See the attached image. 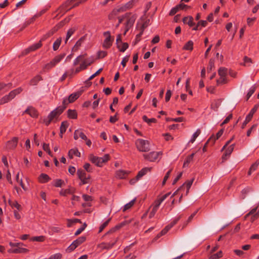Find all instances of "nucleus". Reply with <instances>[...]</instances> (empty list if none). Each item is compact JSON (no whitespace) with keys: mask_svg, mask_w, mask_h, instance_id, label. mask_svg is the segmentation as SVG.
<instances>
[{"mask_svg":"<svg viewBox=\"0 0 259 259\" xmlns=\"http://www.w3.org/2000/svg\"><path fill=\"white\" fill-rule=\"evenodd\" d=\"M84 39V37H81L75 44V45H74V47L73 48V50L74 51H76V50H77V49H78V48L81 45V44L82 43V42L83 41Z\"/></svg>","mask_w":259,"mask_h":259,"instance_id":"c756f323","label":"nucleus"},{"mask_svg":"<svg viewBox=\"0 0 259 259\" xmlns=\"http://www.w3.org/2000/svg\"><path fill=\"white\" fill-rule=\"evenodd\" d=\"M74 31H75V29H73V28H70V29H69V30L67 32V33L66 38V40H65V42L66 43L67 41L68 40V39L73 34V33H74Z\"/></svg>","mask_w":259,"mask_h":259,"instance_id":"a18cd8bd","label":"nucleus"},{"mask_svg":"<svg viewBox=\"0 0 259 259\" xmlns=\"http://www.w3.org/2000/svg\"><path fill=\"white\" fill-rule=\"evenodd\" d=\"M24 113L28 114L32 117H36L38 115L37 111L32 107L28 108Z\"/></svg>","mask_w":259,"mask_h":259,"instance_id":"dca6fc26","label":"nucleus"},{"mask_svg":"<svg viewBox=\"0 0 259 259\" xmlns=\"http://www.w3.org/2000/svg\"><path fill=\"white\" fill-rule=\"evenodd\" d=\"M200 134V130H197V131L193 134L192 139L190 141V142L193 143L195 141V139L197 138V137Z\"/></svg>","mask_w":259,"mask_h":259,"instance_id":"c03bdc74","label":"nucleus"},{"mask_svg":"<svg viewBox=\"0 0 259 259\" xmlns=\"http://www.w3.org/2000/svg\"><path fill=\"white\" fill-rule=\"evenodd\" d=\"M257 209V207L251 209L247 214H246L245 216V219H246L250 215H254L256 213V211Z\"/></svg>","mask_w":259,"mask_h":259,"instance_id":"864d4df0","label":"nucleus"},{"mask_svg":"<svg viewBox=\"0 0 259 259\" xmlns=\"http://www.w3.org/2000/svg\"><path fill=\"white\" fill-rule=\"evenodd\" d=\"M87 61L84 59V56L83 55L78 56L74 61V65H76L79 63H81Z\"/></svg>","mask_w":259,"mask_h":259,"instance_id":"6ab92c4d","label":"nucleus"},{"mask_svg":"<svg viewBox=\"0 0 259 259\" xmlns=\"http://www.w3.org/2000/svg\"><path fill=\"white\" fill-rule=\"evenodd\" d=\"M32 240L35 241L41 242L44 240V236H40L37 237H34L32 238Z\"/></svg>","mask_w":259,"mask_h":259,"instance_id":"603ef678","label":"nucleus"},{"mask_svg":"<svg viewBox=\"0 0 259 259\" xmlns=\"http://www.w3.org/2000/svg\"><path fill=\"white\" fill-rule=\"evenodd\" d=\"M9 204L12 208H16L18 210H20L21 208V205L16 201H9Z\"/></svg>","mask_w":259,"mask_h":259,"instance_id":"7c9ffc66","label":"nucleus"},{"mask_svg":"<svg viewBox=\"0 0 259 259\" xmlns=\"http://www.w3.org/2000/svg\"><path fill=\"white\" fill-rule=\"evenodd\" d=\"M90 160L98 166H102L103 164L106 162L109 159V155L106 154L103 157H99L94 156L93 155H90Z\"/></svg>","mask_w":259,"mask_h":259,"instance_id":"39448f33","label":"nucleus"},{"mask_svg":"<svg viewBox=\"0 0 259 259\" xmlns=\"http://www.w3.org/2000/svg\"><path fill=\"white\" fill-rule=\"evenodd\" d=\"M235 146V144H233L231 145L229 147H228V155L231 154V153L234 150Z\"/></svg>","mask_w":259,"mask_h":259,"instance_id":"bf43d9fd","label":"nucleus"},{"mask_svg":"<svg viewBox=\"0 0 259 259\" xmlns=\"http://www.w3.org/2000/svg\"><path fill=\"white\" fill-rule=\"evenodd\" d=\"M240 229V224L238 223L235 226V228L233 230L231 231V234H235V233L239 232Z\"/></svg>","mask_w":259,"mask_h":259,"instance_id":"5fc2aeb1","label":"nucleus"},{"mask_svg":"<svg viewBox=\"0 0 259 259\" xmlns=\"http://www.w3.org/2000/svg\"><path fill=\"white\" fill-rule=\"evenodd\" d=\"M62 255L60 253H56L50 257V259H60Z\"/></svg>","mask_w":259,"mask_h":259,"instance_id":"052dcab7","label":"nucleus"},{"mask_svg":"<svg viewBox=\"0 0 259 259\" xmlns=\"http://www.w3.org/2000/svg\"><path fill=\"white\" fill-rule=\"evenodd\" d=\"M181 217H179L176 218L172 222H171L169 225L166 226L164 229L166 232H167L171 228H172L179 220Z\"/></svg>","mask_w":259,"mask_h":259,"instance_id":"cd10ccee","label":"nucleus"},{"mask_svg":"<svg viewBox=\"0 0 259 259\" xmlns=\"http://www.w3.org/2000/svg\"><path fill=\"white\" fill-rule=\"evenodd\" d=\"M86 1L87 0H69L60 8L58 10V11H59V13H61V14L63 15L71 8L78 6L79 4Z\"/></svg>","mask_w":259,"mask_h":259,"instance_id":"f257e3e1","label":"nucleus"},{"mask_svg":"<svg viewBox=\"0 0 259 259\" xmlns=\"http://www.w3.org/2000/svg\"><path fill=\"white\" fill-rule=\"evenodd\" d=\"M10 252H13L15 253H26L28 252V250L27 249L20 247V246L16 249H14L13 250H10Z\"/></svg>","mask_w":259,"mask_h":259,"instance_id":"f3484780","label":"nucleus"},{"mask_svg":"<svg viewBox=\"0 0 259 259\" xmlns=\"http://www.w3.org/2000/svg\"><path fill=\"white\" fill-rule=\"evenodd\" d=\"M68 126V123L66 121H63L60 127V134H63L66 132V128Z\"/></svg>","mask_w":259,"mask_h":259,"instance_id":"72a5a7b5","label":"nucleus"},{"mask_svg":"<svg viewBox=\"0 0 259 259\" xmlns=\"http://www.w3.org/2000/svg\"><path fill=\"white\" fill-rule=\"evenodd\" d=\"M68 155L70 158H72L73 155L79 157L80 156V153L77 149H72L69 151Z\"/></svg>","mask_w":259,"mask_h":259,"instance_id":"aec40b11","label":"nucleus"},{"mask_svg":"<svg viewBox=\"0 0 259 259\" xmlns=\"http://www.w3.org/2000/svg\"><path fill=\"white\" fill-rule=\"evenodd\" d=\"M224 128H222L221 130H220L218 133L216 135V137H214V135H212L211 137H212L213 138L211 140L212 141V144H213L214 142V141L217 140V139H219L221 136L222 135H223V133H224Z\"/></svg>","mask_w":259,"mask_h":259,"instance_id":"5701e85b","label":"nucleus"},{"mask_svg":"<svg viewBox=\"0 0 259 259\" xmlns=\"http://www.w3.org/2000/svg\"><path fill=\"white\" fill-rule=\"evenodd\" d=\"M124 225V223H121V224L116 226L115 227L112 228V231H113L114 232H115L117 230H118L119 229H120Z\"/></svg>","mask_w":259,"mask_h":259,"instance_id":"13d9d810","label":"nucleus"},{"mask_svg":"<svg viewBox=\"0 0 259 259\" xmlns=\"http://www.w3.org/2000/svg\"><path fill=\"white\" fill-rule=\"evenodd\" d=\"M193 42L191 40H189L184 47V49L186 50H192Z\"/></svg>","mask_w":259,"mask_h":259,"instance_id":"f704fd0d","label":"nucleus"},{"mask_svg":"<svg viewBox=\"0 0 259 259\" xmlns=\"http://www.w3.org/2000/svg\"><path fill=\"white\" fill-rule=\"evenodd\" d=\"M128 45L127 43H121L120 44V48H118L121 52H124L128 48Z\"/></svg>","mask_w":259,"mask_h":259,"instance_id":"37998d69","label":"nucleus"},{"mask_svg":"<svg viewBox=\"0 0 259 259\" xmlns=\"http://www.w3.org/2000/svg\"><path fill=\"white\" fill-rule=\"evenodd\" d=\"M82 197L83 199L87 202V203L83 204V206H90V201L92 200V198L90 196L87 195H83Z\"/></svg>","mask_w":259,"mask_h":259,"instance_id":"a878e982","label":"nucleus"},{"mask_svg":"<svg viewBox=\"0 0 259 259\" xmlns=\"http://www.w3.org/2000/svg\"><path fill=\"white\" fill-rule=\"evenodd\" d=\"M181 217H179L176 218L172 222H171L169 225L166 226L164 229L166 232H167L171 228H172L179 220Z\"/></svg>","mask_w":259,"mask_h":259,"instance_id":"bb28decb","label":"nucleus"},{"mask_svg":"<svg viewBox=\"0 0 259 259\" xmlns=\"http://www.w3.org/2000/svg\"><path fill=\"white\" fill-rule=\"evenodd\" d=\"M226 74L227 70L225 68H221L219 69V74L220 76V78L217 80V83L218 84L225 82Z\"/></svg>","mask_w":259,"mask_h":259,"instance_id":"f8f14e48","label":"nucleus"},{"mask_svg":"<svg viewBox=\"0 0 259 259\" xmlns=\"http://www.w3.org/2000/svg\"><path fill=\"white\" fill-rule=\"evenodd\" d=\"M82 91L78 92L76 93L71 94L68 98L64 99L63 101V106L61 107L66 108V105L69 103H72L76 100L81 94Z\"/></svg>","mask_w":259,"mask_h":259,"instance_id":"6e6552de","label":"nucleus"},{"mask_svg":"<svg viewBox=\"0 0 259 259\" xmlns=\"http://www.w3.org/2000/svg\"><path fill=\"white\" fill-rule=\"evenodd\" d=\"M49 177L45 174H41L39 177V181L41 183H46L50 180Z\"/></svg>","mask_w":259,"mask_h":259,"instance_id":"b1692460","label":"nucleus"},{"mask_svg":"<svg viewBox=\"0 0 259 259\" xmlns=\"http://www.w3.org/2000/svg\"><path fill=\"white\" fill-rule=\"evenodd\" d=\"M41 79V76L37 75L31 80L30 84L32 85H35Z\"/></svg>","mask_w":259,"mask_h":259,"instance_id":"2f4dec72","label":"nucleus"},{"mask_svg":"<svg viewBox=\"0 0 259 259\" xmlns=\"http://www.w3.org/2000/svg\"><path fill=\"white\" fill-rule=\"evenodd\" d=\"M111 219H108L105 222H104L100 227L99 233L101 232L103 229L108 225Z\"/></svg>","mask_w":259,"mask_h":259,"instance_id":"09e8293b","label":"nucleus"},{"mask_svg":"<svg viewBox=\"0 0 259 259\" xmlns=\"http://www.w3.org/2000/svg\"><path fill=\"white\" fill-rule=\"evenodd\" d=\"M122 43L121 35L119 34L116 38V44L118 48H120V44Z\"/></svg>","mask_w":259,"mask_h":259,"instance_id":"680f3d73","label":"nucleus"},{"mask_svg":"<svg viewBox=\"0 0 259 259\" xmlns=\"http://www.w3.org/2000/svg\"><path fill=\"white\" fill-rule=\"evenodd\" d=\"M41 46V42H39L32 46L30 47V50L31 51H33L36 50V49L39 48Z\"/></svg>","mask_w":259,"mask_h":259,"instance_id":"49530a36","label":"nucleus"},{"mask_svg":"<svg viewBox=\"0 0 259 259\" xmlns=\"http://www.w3.org/2000/svg\"><path fill=\"white\" fill-rule=\"evenodd\" d=\"M72 192L70 189H66L65 190H62L60 192V194L62 195H66V194L71 193Z\"/></svg>","mask_w":259,"mask_h":259,"instance_id":"69168bd1","label":"nucleus"},{"mask_svg":"<svg viewBox=\"0 0 259 259\" xmlns=\"http://www.w3.org/2000/svg\"><path fill=\"white\" fill-rule=\"evenodd\" d=\"M171 91L170 90H168L166 93V96H165V101L166 102H168L169 100L170 97H171Z\"/></svg>","mask_w":259,"mask_h":259,"instance_id":"0e129e2a","label":"nucleus"},{"mask_svg":"<svg viewBox=\"0 0 259 259\" xmlns=\"http://www.w3.org/2000/svg\"><path fill=\"white\" fill-rule=\"evenodd\" d=\"M229 75H230L231 77H233V78H236V77L237 74V72L234 71V70H233L230 69V70H229Z\"/></svg>","mask_w":259,"mask_h":259,"instance_id":"338daca9","label":"nucleus"},{"mask_svg":"<svg viewBox=\"0 0 259 259\" xmlns=\"http://www.w3.org/2000/svg\"><path fill=\"white\" fill-rule=\"evenodd\" d=\"M65 107H59L53 111H52L48 115V118L45 120V122L47 125H48L52 120L57 118L64 110Z\"/></svg>","mask_w":259,"mask_h":259,"instance_id":"20e7f679","label":"nucleus"},{"mask_svg":"<svg viewBox=\"0 0 259 259\" xmlns=\"http://www.w3.org/2000/svg\"><path fill=\"white\" fill-rule=\"evenodd\" d=\"M77 247L75 246V245L74 244L73 242L72 243V244L68 247V248L66 249V251L67 252H71L72 250H73L75 248H76Z\"/></svg>","mask_w":259,"mask_h":259,"instance_id":"4d7b16f0","label":"nucleus"},{"mask_svg":"<svg viewBox=\"0 0 259 259\" xmlns=\"http://www.w3.org/2000/svg\"><path fill=\"white\" fill-rule=\"evenodd\" d=\"M65 53H63L56 56L50 62L45 65L44 69L45 70H50L59 63L65 57Z\"/></svg>","mask_w":259,"mask_h":259,"instance_id":"423d86ee","label":"nucleus"},{"mask_svg":"<svg viewBox=\"0 0 259 259\" xmlns=\"http://www.w3.org/2000/svg\"><path fill=\"white\" fill-rule=\"evenodd\" d=\"M137 149L141 152H146L150 150V144L148 141L138 139L136 142Z\"/></svg>","mask_w":259,"mask_h":259,"instance_id":"0eeeda50","label":"nucleus"},{"mask_svg":"<svg viewBox=\"0 0 259 259\" xmlns=\"http://www.w3.org/2000/svg\"><path fill=\"white\" fill-rule=\"evenodd\" d=\"M77 174L80 180H83V178L86 175V173L82 169H78Z\"/></svg>","mask_w":259,"mask_h":259,"instance_id":"ea45409f","label":"nucleus"},{"mask_svg":"<svg viewBox=\"0 0 259 259\" xmlns=\"http://www.w3.org/2000/svg\"><path fill=\"white\" fill-rule=\"evenodd\" d=\"M194 180V178H193V179H192L190 181H187L186 182V183L184 184V185H186V187H187L186 194L188 193L189 189L190 188L191 186H192V184L193 183Z\"/></svg>","mask_w":259,"mask_h":259,"instance_id":"4c0bfd02","label":"nucleus"},{"mask_svg":"<svg viewBox=\"0 0 259 259\" xmlns=\"http://www.w3.org/2000/svg\"><path fill=\"white\" fill-rule=\"evenodd\" d=\"M43 149L47 151L50 156H52V154L49 149V145L48 144L44 143L43 144Z\"/></svg>","mask_w":259,"mask_h":259,"instance_id":"8fccbe9b","label":"nucleus"},{"mask_svg":"<svg viewBox=\"0 0 259 259\" xmlns=\"http://www.w3.org/2000/svg\"><path fill=\"white\" fill-rule=\"evenodd\" d=\"M68 115L70 118H76L77 117V114L76 112L74 110H68Z\"/></svg>","mask_w":259,"mask_h":259,"instance_id":"a19ab883","label":"nucleus"},{"mask_svg":"<svg viewBox=\"0 0 259 259\" xmlns=\"http://www.w3.org/2000/svg\"><path fill=\"white\" fill-rule=\"evenodd\" d=\"M259 107V104L255 105L253 108L250 110L248 114L246 116L245 121L242 124V128H244L245 126L251 120L253 114L256 111Z\"/></svg>","mask_w":259,"mask_h":259,"instance_id":"9d476101","label":"nucleus"},{"mask_svg":"<svg viewBox=\"0 0 259 259\" xmlns=\"http://www.w3.org/2000/svg\"><path fill=\"white\" fill-rule=\"evenodd\" d=\"M85 240V238L84 237L82 236L78 238L77 239L74 241L73 242L75 245V246L77 247L79 244L83 242Z\"/></svg>","mask_w":259,"mask_h":259,"instance_id":"473e14b6","label":"nucleus"},{"mask_svg":"<svg viewBox=\"0 0 259 259\" xmlns=\"http://www.w3.org/2000/svg\"><path fill=\"white\" fill-rule=\"evenodd\" d=\"M106 55H107V53L104 51H100L98 53V57L99 58H104V57H105Z\"/></svg>","mask_w":259,"mask_h":259,"instance_id":"774afa93","label":"nucleus"},{"mask_svg":"<svg viewBox=\"0 0 259 259\" xmlns=\"http://www.w3.org/2000/svg\"><path fill=\"white\" fill-rule=\"evenodd\" d=\"M158 209V207H157L156 206H155L154 205V206H153L151 211L150 213V214H149V218H152V217H154V215H155V213L157 211Z\"/></svg>","mask_w":259,"mask_h":259,"instance_id":"de8ad7c7","label":"nucleus"},{"mask_svg":"<svg viewBox=\"0 0 259 259\" xmlns=\"http://www.w3.org/2000/svg\"><path fill=\"white\" fill-rule=\"evenodd\" d=\"M259 165V159L256 160L254 163H253L251 166V170H253V171H254L256 169L257 166Z\"/></svg>","mask_w":259,"mask_h":259,"instance_id":"3c124183","label":"nucleus"},{"mask_svg":"<svg viewBox=\"0 0 259 259\" xmlns=\"http://www.w3.org/2000/svg\"><path fill=\"white\" fill-rule=\"evenodd\" d=\"M16 180L20 185V186H21L23 190H26L24 184L23 183L22 180L19 179V172H18V174L16 175Z\"/></svg>","mask_w":259,"mask_h":259,"instance_id":"e433bc0d","label":"nucleus"},{"mask_svg":"<svg viewBox=\"0 0 259 259\" xmlns=\"http://www.w3.org/2000/svg\"><path fill=\"white\" fill-rule=\"evenodd\" d=\"M165 199V196H162L155 201V205L159 208L161 203Z\"/></svg>","mask_w":259,"mask_h":259,"instance_id":"79ce46f5","label":"nucleus"},{"mask_svg":"<svg viewBox=\"0 0 259 259\" xmlns=\"http://www.w3.org/2000/svg\"><path fill=\"white\" fill-rule=\"evenodd\" d=\"M256 90V86L254 85L253 86L251 85L249 88V91L247 93L246 95V101H247L249 98L252 96V95L254 93Z\"/></svg>","mask_w":259,"mask_h":259,"instance_id":"4be33fe9","label":"nucleus"},{"mask_svg":"<svg viewBox=\"0 0 259 259\" xmlns=\"http://www.w3.org/2000/svg\"><path fill=\"white\" fill-rule=\"evenodd\" d=\"M62 41L61 38H59L56 40V41L54 42L53 48L54 51H57L59 48L61 42Z\"/></svg>","mask_w":259,"mask_h":259,"instance_id":"c85d7f7f","label":"nucleus"},{"mask_svg":"<svg viewBox=\"0 0 259 259\" xmlns=\"http://www.w3.org/2000/svg\"><path fill=\"white\" fill-rule=\"evenodd\" d=\"M171 171V169H170L165 175L164 179H163V182H162V185H164L165 183H166V181H167V180L168 179L169 176H170V172Z\"/></svg>","mask_w":259,"mask_h":259,"instance_id":"6e6d98bb","label":"nucleus"},{"mask_svg":"<svg viewBox=\"0 0 259 259\" xmlns=\"http://www.w3.org/2000/svg\"><path fill=\"white\" fill-rule=\"evenodd\" d=\"M78 137H80L83 140H87V136L80 130H76L74 133V138L75 140H77Z\"/></svg>","mask_w":259,"mask_h":259,"instance_id":"4468645a","label":"nucleus"},{"mask_svg":"<svg viewBox=\"0 0 259 259\" xmlns=\"http://www.w3.org/2000/svg\"><path fill=\"white\" fill-rule=\"evenodd\" d=\"M193 18L192 17H185L183 19V22L188 24L190 26H192L195 25V23L193 22Z\"/></svg>","mask_w":259,"mask_h":259,"instance_id":"412c9836","label":"nucleus"},{"mask_svg":"<svg viewBox=\"0 0 259 259\" xmlns=\"http://www.w3.org/2000/svg\"><path fill=\"white\" fill-rule=\"evenodd\" d=\"M161 154V152H152L147 154H144L143 156L146 159L150 161H154L157 159Z\"/></svg>","mask_w":259,"mask_h":259,"instance_id":"9b49d317","label":"nucleus"},{"mask_svg":"<svg viewBox=\"0 0 259 259\" xmlns=\"http://www.w3.org/2000/svg\"><path fill=\"white\" fill-rule=\"evenodd\" d=\"M178 10H179L178 7L176 6V7L172 8L170 10V11L169 12V15H175L178 12Z\"/></svg>","mask_w":259,"mask_h":259,"instance_id":"e2e57ef3","label":"nucleus"},{"mask_svg":"<svg viewBox=\"0 0 259 259\" xmlns=\"http://www.w3.org/2000/svg\"><path fill=\"white\" fill-rule=\"evenodd\" d=\"M130 15V14L126 13L124 16V18L126 19V22L125 24V30L124 33V34L129 30V29L133 25L136 20V17L134 16H131Z\"/></svg>","mask_w":259,"mask_h":259,"instance_id":"1a4fd4ad","label":"nucleus"},{"mask_svg":"<svg viewBox=\"0 0 259 259\" xmlns=\"http://www.w3.org/2000/svg\"><path fill=\"white\" fill-rule=\"evenodd\" d=\"M22 91V89L21 88H19L12 91L8 95L4 96L1 99H0V105L4 104L11 101L17 95L20 94Z\"/></svg>","mask_w":259,"mask_h":259,"instance_id":"7ed1b4c3","label":"nucleus"},{"mask_svg":"<svg viewBox=\"0 0 259 259\" xmlns=\"http://www.w3.org/2000/svg\"><path fill=\"white\" fill-rule=\"evenodd\" d=\"M117 240L118 239L117 238L115 240V242L112 243H102L100 245V247L102 249H109L114 246V245L115 244V242L117 241Z\"/></svg>","mask_w":259,"mask_h":259,"instance_id":"a211bd4d","label":"nucleus"},{"mask_svg":"<svg viewBox=\"0 0 259 259\" xmlns=\"http://www.w3.org/2000/svg\"><path fill=\"white\" fill-rule=\"evenodd\" d=\"M136 200V199L135 198L132 201H131L129 203L126 204L123 207V211H125L127 209H130L131 207H132L135 204Z\"/></svg>","mask_w":259,"mask_h":259,"instance_id":"393cba45","label":"nucleus"},{"mask_svg":"<svg viewBox=\"0 0 259 259\" xmlns=\"http://www.w3.org/2000/svg\"><path fill=\"white\" fill-rule=\"evenodd\" d=\"M136 0H131V1L127 3L124 6H121L119 8L115 9L109 15V19H114V17L116 16L119 13L123 12L125 11L126 10L131 8L133 5Z\"/></svg>","mask_w":259,"mask_h":259,"instance_id":"f03ea898","label":"nucleus"},{"mask_svg":"<svg viewBox=\"0 0 259 259\" xmlns=\"http://www.w3.org/2000/svg\"><path fill=\"white\" fill-rule=\"evenodd\" d=\"M12 86V83H9L8 84L0 83V92L2 90H4L5 92H7L8 91L7 89H5V88L7 87H9V88H11Z\"/></svg>","mask_w":259,"mask_h":259,"instance_id":"c9c22d12","label":"nucleus"},{"mask_svg":"<svg viewBox=\"0 0 259 259\" xmlns=\"http://www.w3.org/2000/svg\"><path fill=\"white\" fill-rule=\"evenodd\" d=\"M104 35L106 36L105 38L103 46L104 48L106 49H108L111 47L112 43V40L111 38V36L110 35V33L109 31H106L104 33Z\"/></svg>","mask_w":259,"mask_h":259,"instance_id":"ddd939ff","label":"nucleus"},{"mask_svg":"<svg viewBox=\"0 0 259 259\" xmlns=\"http://www.w3.org/2000/svg\"><path fill=\"white\" fill-rule=\"evenodd\" d=\"M18 139L17 138H14L11 141H9L7 145V148L8 149H12L16 147L17 145Z\"/></svg>","mask_w":259,"mask_h":259,"instance_id":"2eb2a0df","label":"nucleus"},{"mask_svg":"<svg viewBox=\"0 0 259 259\" xmlns=\"http://www.w3.org/2000/svg\"><path fill=\"white\" fill-rule=\"evenodd\" d=\"M126 175V172L123 170H119L117 172V176L120 179L125 178Z\"/></svg>","mask_w":259,"mask_h":259,"instance_id":"58836bf2","label":"nucleus"}]
</instances>
